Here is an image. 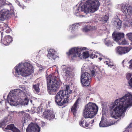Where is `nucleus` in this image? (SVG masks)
Returning <instances> with one entry per match:
<instances>
[{
	"label": "nucleus",
	"instance_id": "f257e3e1",
	"mask_svg": "<svg viewBox=\"0 0 132 132\" xmlns=\"http://www.w3.org/2000/svg\"><path fill=\"white\" fill-rule=\"evenodd\" d=\"M132 106V94L128 92L121 98L116 100L110 106L111 117L117 119L123 117L127 108Z\"/></svg>",
	"mask_w": 132,
	"mask_h": 132
},
{
	"label": "nucleus",
	"instance_id": "f03ea898",
	"mask_svg": "<svg viewBox=\"0 0 132 132\" xmlns=\"http://www.w3.org/2000/svg\"><path fill=\"white\" fill-rule=\"evenodd\" d=\"M100 6L98 0H88L81 6L77 7L74 12L75 14L77 16L84 17V15L80 14V11L84 12L87 15L89 16L91 15V13L97 11Z\"/></svg>",
	"mask_w": 132,
	"mask_h": 132
},
{
	"label": "nucleus",
	"instance_id": "7ed1b4c3",
	"mask_svg": "<svg viewBox=\"0 0 132 132\" xmlns=\"http://www.w3.org/2000/svg\"><path fill=\"white\" fill-rule=\"evenodd\" d=\"M15 71L13 73L16 77L21 75L22 76L27 77L30 75L34 72V68L29 63L25 62L19 63L14 68Z\"/></svg>",
	"mask_w": 132,
	"mask_h": 132
},
{
	"label": "nucleus",
	"instance_id": "20e7f679",
	"mask_svg": "<svg viewBox=\"0 0 132 132\" xmlns=\"http://www.w3.org/2000/svg\"><path fill=\"white\" fill-rule=\"evenodd\" d=\"M72 91L70 89L69 86H66V89L60 90L55 96V102L59 105L62 106L64 104L68 103L69 97V94Z\"/></svg>",
	"mask_w": 132,
	"mask_h": 132
},
{
	"label": "nucleus",
	"instance_id": "39448f33",
	"mask_svg": "<svg viewBox=\"0 0 132 132\" xmlns=\"http://www.w3.org/2000/svg\"><path fill=\"white\" fill-rule=\"evenodd\" d=\"M59 79L52 75H50L47 78V90L49 94H53L56 92L60 87Z\"/></svg>",
	"mask_w": 132,
	"mask_h": 132
},
{
	"label": "nucleus",
	"instance_id": "423d86ee",
	"mask_svg": "<svg viewBox=\"0 0 132 132\" xmlns=\"http://www.w3.org/2000/svg\"><path fill=\"white\" fill-rule=\"evenodd\" d=\"M98 107L94 103L89 102L85 106L83 112V116L85 118H93L96 114Z\"/></svg>",
	"mask_w": 132,
	"mask_h": 132
},
{
	"label": "nucleus",
	"instance_id": "0eeeda50",
	"mask_svg": "<svg viewBox=\"0 0 132 132\" xmlns=\"http://www.w3.org/2000/svg\"><path fill=\"white\" fill-rule=\"evenodd\" d=\"M8 95L7 97V100L8 101V103L11 105L17 106H22L27 105L28 104V100L27 98L23 100H20L21 97H18L16 95Z\"/></svg>",
	"mask_w": 132,
	"mask_h": 132
},
{
	"label": "nucleus",
	"instance_id": "6e6552de",
	"mask_svg": "<svg viewBox=\"0 0 132 132\" xmlns=\"http://www.w3.org/2000/svg\"><path fill=\"white\" fill-rule=\"evenodd\" d=\"M2 3L3 6L7 5L10 8V10L6 9H2L0 12V20L3 21L8 18L9 16L13 12L14 8L12 4L6 1H2L1 2Z\"/></svg>",
	"mask_w": 132,
	"mask_h": 132
},
{
	"label": "nucleus",
	"instance_id": "1a4fd4ad",
	"mask_svg": "<svg viewBox=\"0 0 132 132\" xmlns=\"http://www.w3.org/2000/svg\"><path fill=\"white\" fill-rule=\"evenodd\" d=\"M16 95L18 97H21V94H23L26 95H30L29 90L28 88H26L24 86L20 87V89H16L10 92L8 95Z\"/></svg>",
	"mask_w": 132,
	"mask_h": 132
},
{
	"label": "nucleus",
	"instance_id": "9d476101",
	"mask_svg": "<svg viewBox=\"0 0 132 132\" xmlns=\"http://www.w3.org/2000/svg\"><path fill=\"white\" fill-rule=\"evenodd\" d=\"M84 48V47L82 48L78 47H74L70 50L69 52H67V54L69 55H71L72 59H74L77 57L81 58V52L82 50H85Z\"/></svg>",
	"mask_w": 132,
	"mask_h": 132
},
{
	"label": "nucleus",
	"instance_id": "9b49d317",
	"mask_svg": "<svg viewBox=\"0 0 132 132\" xmlns=\"http://www.w3.org/2000/svg\"><path fill=\"white\" fill-rule=\"evenodd\" d=\"M91 81V76L88 73L86 72L81 75V82L83 86H88L90 84Z\"/></svg>",
	"mask_w": 132,
	"mask_h": 132
},
{
	"label": "nucleus",
	"instance_id": "f8f14e48",
	"mask_svg": "<svg viewBox=\"0 0 132 132\" xmlns=\"http://www.w3.org/2000/svg\"><path fill=\"white\" fill-rule=\"evenodd\" d=\"M62 67V71L65 78H69L74 75L73 69L72 67L65 65H63Z\"/></svg>",
	"mask_w": 132,
	"mask_h": 132
},
{
	"label": "nucleus",
	"instance_id": "ddd939ff",
	"mask_svg": "<svg viewBox=\"0 0 132 132\" xmlns=\"http://www.w3.org/2000/svg\"><path fill=\"white\" fill-rule=\"evenodd\" d=\"M40 128L36 124L31 123L26 129V132H39Z\"/></svg>",
	"mask_w": 132,
	"mask_h": 132
},
{
	"label": "nucleus",
	"instance_id": "4468645a",
	"mask_svg": "<svg viewBox=\"0 0 132 132\" xmlns=\"http://www.w3.org/2000/svg\"><path fill=\"white\" fill-rule=\"evenodd\" d=\"M47 51V57L49 59L53 60L57 58V52L51 48H49L48 49Z\"/></svg>",
	"mask_w": 132,
	"mask_h": 132
},
{
	"label": "nucleus",
	"instance_id": "2eb2a0df",
	"mask_svg": "<svg viewBox=\"0 0 132 132\" xmlns=\"http://www.w3.org/2000/svg\"><path fill=\"white\" fill-rule=\"evenodd\" d=\"M121 11L126 16L130 15L132 13V7L123 5L122 6Z\"/></svg>",
	"mask_w": 132,
	"mask_h": 132
},
{
	"label": "nucleus",
	"instance_id": "dca6fc26",
	"mask_svg": "<svg viewBox=\"0 0 132 132\" xmlns=\"http://www.w3.org/2000/svg\"><path fill=\"white\" fill-rule=\"evenodd\" d=\"M42 116L44 118L49 120H52L55 117L54 114L50 110H46L44 112Z\"/></svg>",
	"mask_w": 132,
	"mask_h": 132
},
{
	"label": "nucleus",
	"instance_id": "f3484780",
	"mask_svg": "<svg viewBox=\"0 0 132 132\" xmlns=\"http://www.w3.org/2000/svg\"><path fill=\"white\" fill-rule=\"evenodd\" d=\"M130 49L127 47H118L116 49V53L120 55H122L128 52Z\"/></svg>",
	"mask_w": 132,
	"mask_h": 132
},
{
	"label": "nucleus",
	"instance_id": "a211bd4d",
	"mask_svg": "<svg viewBox=\"0 0 132 132\" xmlns=\"http://www.w3.org/2000/svg\"><path fill=\"white\" fill-rule=\"evenodd\" d=\"M18 113L19 114H21L24 116V117L22 118V123L23 126L24 124L26 123V122H27L30 119V116L29 114L26 113L24 111H20L18 112Z\"/></svg>",
	"mask_w": 132,
	"mask_h": 132
},
{
	"label": "nucleus",
	"instance_id": "6ab92c4d",
	"mask_svg": "<svg viewBox=\"0 0 132 132\" xmlns=\"http://www.w3.org/2000/svg\"><path fill=\"white\" fill-rule=\"evenodd\" d=\"M12 41V37L9 35L5 36L1 39L2 43L5 45H9Z\"/></svg>",
	"mask_w": 132,
	"mask_h": 132
},
{
	"label": "nucleus",
	"instance_id": "aec40b11",
	"mask_svg": "<svg viewBox=\"0 0 132 132\" xmlns=\"http://www.w3.org/2000/svg\"><path fill=\"white\" fill-rule=\"evenodd\" d=\"M113 40L117 43L121 38L124 36V34L123 33L118 32L116 34H113L112 35Z\"/></svg>",
	"mask_w": 132,
	"mask_h": 132
},
{
	"label": "nucleus",
	"instance_id": "412c9836",
	"mask_svg": "<svg viewBox=\"0 0 132 132\" xmlns=\"http://www.w3.org/2000/svg\"><path fill=\"white\" fill-rule=\"evenodd\" d=\"M80 99L79 98H78L77 99L71 108V111L73 113V115L75 116H76V114L77 111V106L78 105L79 102L80 101Z\"/></svg>",
	"mask_w": 132,
	"mask_h": 132
},
{
	"label": "nucleus",
	"instance_id": "4be33fe9",
	"mask_svg": "<svg viewBox=\"0 0 132 132\" xmlns=\"http://www.w3.org/2000/svg\"><path fill=\"white\" fill-rule=\"evenodd\" d=\"M114 124L113 122H108L107 121L106 122L104 121L102 119L99 123L100 127H106L111 126Z\"/></svg>",
	"mask_w": 132,
	"mask_h": 132
},
{
	"label": "nucleus",
	"instance_id": "5701e85b",
	"mask_svg": "<svg viewBox=\"0 0 132 132\" xmlns=\"http://www.w3.org/2000/svg\"><path fill=\"white\" fill-rule=\"evenodd\" d=\"M5 129L11 130L13 132H20V130L15 127L13 124H11L7 126L5 128Z\"/></svg>",
	"mask_w": 132,
	"mask_h": 132
},
{
	"label": "nucleus",
	"instance_id": "b1692460",
	"mask_svg": "<svg viewBox=\"0 0 132 132\" xmlns=\"http://www.w3.org/2000/svg\"><path fill=\"white\" fill-rule=\"evenodd\" d=\"M113 24L117 27V28L119 29L121 26V21L119 19L115 18L114 20Z\"/></svg>",
	"mask_w": 132,
	"mask_h": 132
},
{
	"label": "nucleus",
	"instance_id": "393cba45",
	"mask_svg": "<svg viewBox=\"0 0 132 132\" xmlns=\"http://www.w3.org/2000/svg\"><path fill=\"white\" fill-rule=\"evenodd\" d=\"M96 29L95 26H91L89 25L85 26L82 29V31L84 32H87L90 30H94Z\"/></svg>",
	"mask_w": 132,
	"mask_h": 132
},
{
	"label": "nucleus",
	"instance_id": "a878e982",
	"mask_svg": "<svg viewBox=\"0 0 132 132\" xmlns=\"http://www.w3.org/2000/svg\"><path fill=\"white\" fill-rule=\"evenodd\" d=\"M12 119L11 117L9 116L7 117H5L4 120L0 123V127H1L2 126L6 124L8 122L10 121Z\"/></svg>",
	"mask_w": 132,
	"mask_h": 132
},
{
	"label": "nucleus",
	"instance_id": "bb28decb",
	"mask_svg": "<svg viewBox=\"0 0 132 132\" xmlns=\"http://www.w3.org/2000/svg\"><path fill=\"white\" fill-rule=\"evenodd\" d=\"M98 69L97 66L92 67L90 69V71L91 74V76H92L95 77V76L96 72H98Z\"/></svg>",
	"mask_w": 132,
	"mask_h": 132
},
{
	"label": "nucleus",
	"instance_id": "cd10ccee",
	"mask_svg": "<svg viewBox=\"0 0 132 132\" xmlns=\"http://www.w3.org/2000/svg\"><path fill=\"white\" fill-rule=\"evenodd\" d=\"M39 84L34 85H33L32 88L33 91L35 93H38L40 92V89L39 87Z\"/></svg>",
	"mask_w": 132,
	"mask_h": 132
},
{
	"label": "nucleus",
	"instance_id": "c85d7f7f",
	"mask_svg": "<svg viewBox=\"0 0 132 132\" xmlns=\"http://www.w3.org/2000/svg\"><path fill=\"white\" fill-rule=\"evenodd\" d=\"M104 63L108 65L109 66L111 67V66H114L113 62L109 59H108Z\"/></svg>",
	"mask_w": 132,
	"mask_h": 132
},
{
	"label": "nucleus",
	"instance_id": "c756f323",
	"mask_svg": "<svg viewBox=\"0 0 132 132\" xmlns=\"http://www.w3.org/2000/svg\"><path fill=\"white\" fill-rule=\"evenodd\" d=\"M106 39H105V41L104 43L105 45L107 46L111 47L112 46H113V43L110 40L106 41Z\"/></svg>",
	"mask_w": 132,
	"mask_h": 132
},
{
	"label": "nucleus",
	"instance_id": "7c9ffc66",
	"mask_svg": "<svg viewBox=\"0 0 132 132\" xmlns=\"http://www.w3.org/2000/svg\"><path fill=\"white\" fill-rule=\"evenodd\" d=\"M85 121L86 120L85 119H82L79 122V124L80 125L83 127H84V125H85Z\"/></svg>",
	"mask_w": 132,
	"mask_h": 132
},
{
	"label": "nucleus",
	"instance_id": "2f4dec72",
	"mask_svg": "<svg viewBox=\"0 0 132 132\" xmlns=\"http://www.w3.org/2000/svg\"><path fill=\"white\" fill-rule=\"evenodd\" d=\"M79 24L78 23H75L73 25H72V26L70 27V28H71V31H72L75 29L76 28H77V27H78V26H77V25H78Z\"/></svg>",
	"mask_w": 132,
	"mask_h": 132
},
{
	"label": "nucleus",
	"instance_id": "473e14b6",
	"mask_svg": "<svg viewBox=\"0 0 132 132\" xmlns=\"http://www.w3.org/2000/svg\"><path fill=\"white\" fill-rule=\"evenodd\" d=\"M130 20H124L123 25L125 27H129Z\"/></svg>",
	"mask_w": 132,
	"mask_h": 132
},
{
	"label": "nucleus",
	"instance_id": "72a5a7b5",
	"mask_svg": "<svg viewBox=\"0 0 132 132\" xmlns=\"http://www.w3.org/2000/svg\"><path fill=\"white\" fill-rule=\"evenodd\" d=\"M83 57L85 59L88 58L89 57V53L87 51H86L84 52L83 53Z\"/></svg>",
	"mask_w": 132,
	"mask_h": 132
},
{
	"label": "nucleus",
	"instance_id": "f704fd0d",
	"mask_svg": "<svg viewBox=\"0 0 132 132\" xmlns=\"http://www.w3.org/2000/svg\"><path fill=\"white\" fill-rule=\"evenodd\" d=\"M118 43L119 45H127L129 44L128 42L125 39L123 40L120 43L118 42Z\"/></svg>",
	"mask_w": 132,
	"mask_h": 132
},
{
	"label": "nucleus",
	"instance_id": "c9c22d12",
	"mask_svg": "<svg viewBox=\"0 0 132 132\" xmlns=\"http://www.w3.org/2000/svg\"><path fill=\"white\" fill-rule=\"evenodd\" d=\"M5 26L6 27V28H5V32L7 33H10L11 31V29L7 26L6 24H5Z\"/></svg>",
	"mask_w": 132,
	"mask_h": 132
},
{
	"label": "nucleus",
	"instance_id": "e433bc0d",
	"mask_svg": "<svg viewBox=\"0 0 132 132\" xmlns=\"http://www.w3.org/2000/svg\"><path fill=\"white\" fill-rule=\"evenodd\" d=\"M102 20L106 22L108 20L109 17L108 15H105L102 17Z\"/></svg>",
	"mask_w": 132,
	"mask_h": 132
},
{
	"label": "nucleus",
	"instance_id": "4c0bfd02",
	"mask_svg": "<svg viewBox=\"0 0 132 132\" xmlns=\"http://www.w3.org/2000/svg\"><path fill=\"white\" fill-rule=\"evenodd\" d=\"M126 36L128 37L130 40L132 39V33L130 32L128 33L126 35Z\"/></svg>",
	"mask_w": 132,
	"mask_h": 132
},
{
	"label": "nucleus",
	"instance_id": "58836bf2",
	"mask_svg": "<svg viewBox=\"0 0 132 132\" xmlns=\"http://www.w3.org/2000/svg\"><path fill=\"white\" fill-rule=\"evenodd\" d=\"M132 76V74L130 73H128L126 76V77L127 80H129Z\"/></svg>",
	"mask_w": 132,
	"mask_h": 132
},
{
	"label": "nucleus",
	"instance_id": "ea45409f",
	"mask_svg": "<svg viewBox=\"0 0 132 132\" xmlns=\"http://www.w3.org/2000/svg\"><path fill=\"white\" fill-rule=\"evenodd\" d=\"M90 123V122L88 121H86V120L85 122L84 126V128H85V127H88L89 126V124Z\"/></svg>",
	"mask_w": 132,
	"mask_h": 132
},
{
	"label": "nucleus",
	"instance_id": "a19ab883",
	"mask_svg": "<svg viewBox=\"0 0 132 132\" xmlns=\"http://www.w3.org/2000/svg\"><path fill=\"white\" fill-rule=\"evenodd\" d=\"M128 63L129 64L130 68L132 69V59L128 62Z\"/></svg>",
	"mask_w": 132,
	"mask_h": 132
},
{
	"label": "nucleus",
	"instance_id": "79ce46f5",
	"mask_svg": "<svg viewBox=\"0 0 132 132\" xmlns=\"http://www.w3.org/2000/svg\"><path fill=\"white\" fill-rule=\"evenodd\" d=\"M131 26L132 27V20H130V22H129V27Z\"/></svg>",
	"mask_w": 132,
	"mask_h": 132
},
{
	"label": "nucleus",
	"instance_id": "37998d69",
	"mask_svg": "<svg viewBox=\"0 0 132 132\" xmlns=\"http://www.w3.org/2000/svg\"><path fill=\"white\" fill-rule=\"evenodd\" d=\"M2 1H5L4 0H0V7H2L3 6V4L1 2Z\"/></svg>",
	"mask_w": 132,
	"mask_h": 132
},
{
	"label": "nucleus",
	"instance_id": "c03bdc74",
	"mask_svg": "<svg viewBox=\"0 0 132 132\" xmlns=\"http://www.w3.org/2000/svg\"><path fill=\"white\" fill-rule=\"evenodd\" d=\"M90 122V123H91L92 124L94 122V119H93Z\"/></svg>",
	"mask_w": 132,
	"mask_h": 132
},
{
	"label": "nucleus",
	"instance_id": "a18cd8bd",
	"mask_svg": "<svg viewBox=\"0 0 132 132\" xmlns=\"http://www.w3.org/2000/svg\"><path fill=\"white\" fill-rule=\"evenodd\" d=\"M43 69V68L42 67H40V68L39 69V70H42Z\"/></svg>",
	"mask_w": 132,
	"mask_h": 132
},
{
	"label": "nucleus",
	"instance_id": "49530a36",
	"mask_svg": "<svg viewBox=\"0 0 132 132\" xmlns=\"http://www.w3.org/2000/svg\"><path fill=\"white\" fill-rule=\"evenodd\" d=\"M100 60H102V58L101 57H99L98 58Z\"/></svg>",
	"mask_w": 132,
	"mask_h": 132
},
{
	"label": "nucleus",
	"instance_id": "de8ad7c7",
	"mask_svg": "<svg viewBox=\"0 0 132 132\" xmlns=\"http://www.w3.org/2000/svg\"><path fill=\"white\" fill-rule=\"evenodd\" d=\"M95 55H94V56H93L92 57V58H94L95 57Z\"/></svg>",
	"mask_w": 132,
	"mask_h": 132
},
{
	"label": "nucleus",
	"instance_id": "09e8293b",
	"mask_svg": "<svg viewBox=\"0 0 132 132\" xmlns=\"http://www.w3.org/2000/svg\"><path fill=\"white\" fill-rule=\"evenodd\" d=\"M13 112H15V111H13Z\"/></svg>",
	"mask_w": 132,
	"mask_h": 132
},
{
	"label": "nucleus",
	"instance_id": "8fccbe9b",
	"mask_svg": "<svg viewBox=\"0 0 132 132\" xmlns=\"http://www.w3.org/2000/svg\"><path fill=\"white\" fill-rule=\"evenodd\" d=\"M131 40V42H132V43L131 44H132V39Z\"/></svg>",
	"mask_w": 132,
	"mask_h": 132
},
{
	"label": "nucleus",
	"instance_id": "3c124183",
	"mask_svg": "<svg viewBox=\"0 0 132 132\" xmlns=\"http://www.w3.org/2000/svg\"><path fill=\"white\" fill-rule=\"evenodd\" d=\"M30 101L31 102H32V101L31 100H30Z\"/></svg>",
	"mask_w": 132,
	"mask_h": 132
},
{
	"label": "nucleus",
	"instance_id": "603ef678",
	"mask_svg": "<svg viewBox=\"0 0 132 132\" xmlns=\"http://www.w3.org/2000/svg\"><path fill=\"white\" fill-rule=\"evenodd\" d=\"M82 69H83V68H81L82 71Z\"/></svg>",
	"mask_w": 132,
	"mask_h": 132
},
{
	"label": "nucleus",
	"instance_id": "864d4df0",
	"mask_svg": "<svg viewBox=\"0 0 132 132\" xmlns=\"http://www.w3.org/2000/svg\"><path fill=\"white\" fill-rule=\"evenodd\" d=\"M92 55H92H93H93Z\"/></svg>",
	"mask_w": 132,
	"mask_h": 132
}]
</instances>
